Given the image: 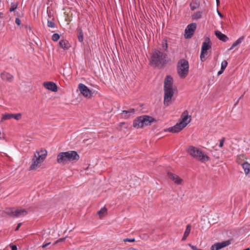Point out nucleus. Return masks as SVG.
I'll return each mask as SVG.
<instances>
[{"mask_svg": "<svg viewBox=\"0 0 250 250\" xmlns=\"http://www.w3.org/2000/svg\"><path fill=\"white\" fill-rule=\"evenodd\" d=\"M80 159V156L76 151L70 150L59 153L57 157V162L61 165L69 163H74Z\"/></svg>", "mask_w": 250, "mask_h": 250, "instance_id": "obj_1", "label": "nucleus"}, {"mask_svg": "<svg viewBox=\"0 0 250 250\" xmlns=\"http://www.w3.org/2000/svg\"><path fill=\"white\" fill-rule=\"evenodd\" d=\"M173 80L170 76H167L164 82V104L169 105L172 97L174 94Z\"/></svg>", "mask_w": 250, "mask_h": 250, "instance_id": "obj_2", "label": "nucleus"}, {"mask_svg": "<svg viewBox=\"0 0 250 250\" xmlns=\"http://www.w3.org/2000/svg\"><path fill=\"white\" fill-rule=\"evenodd\" d=\"M167 55L159 50L153 51L150 60V64L154 66L162 67L166 63Z\"/></svg>", "mask_w": 250, "mask_h": 250, "instance_id": "obj_3", "label": "nucleus"}, {"mask_svg": "<svg viewBox=\"0 0 250 250\" xmlns=\"http://www.w3.org/2000/svg\"><path fill=\"white\" fill-rule=\"evenodd\" d=\"M46 156L47 151L46 150H37L32 159V163L29 167V170H36L39 168L45 159Z\"/></svg>", "mask_w": 250, "mask_h": 250, "instance_id": "obj_4", "label": "nucleus"}, {"mask_svg": "<svg viewBox=\"0 0 250 250\" xmlns=\"http://www.w3.org/2000/svg\"><path fill=\"white\" fill-rule=\"evenodd\" d=\"M188 153L193 158L202 163H206L209 160V157L199 148L190 146L187 148Z\"/></svg>", "mask_w": 250, "mask_h": 250, "instance_id": "obj_5", "label": "nucleus"}, {"mask_svg": "<svg viewBox=\"0 0 250 250\" xmlns=\"http://www.w3.org/2000/svg\"><path fill=\"white\" fill-rule=\"evenodd\" d=\"M156 120L154 118L147 115H143L136 118L133 121V126L137 128H143L150 125Z\"/></svg>", "mask_w": 250, "mask_h": 250, "instance_id": "obj_6", "label": "nucleus"}, {"mask_svg": "<svg viewBox=\"0 0 250 250\" xmlns=\"http://www.w3.org/2000/svg\"><path fill=\"white\" fill-rule=\"evenodd\" d=\"M178 74L181 78H185L188 73V62L185 59L180 60L178 63Z\"/></svg>", "mask_w": 250, "mask_h": 250, "instance_id": "obj_7", "label": "nucleus"}, {"mask_svg": "<svg viewBox=\"0 0 250 250\" xmlns=\"http://www.w3.org/2000/svg\"><path fill=\"white\" fill-rule=\"evenodd\" d=\"M4 212L9 216L13 217H19L24 216L27 214V211L23 208H6Z\"/></svg>", "mask_w": 250, "mask_h": 250, "instance_id": "obj_8", "label": "nucleus"}, {"mask_svg": "<svg viewBox=\"0 0 250 250\" xmlns=\"http://www.w3.org/2000/svg\"><path fill=\"white\" fill-rule=\"evenodd\" d=\"M211 48V42L208 37L205 38V41L202 43L200 59L202 62H204L207 57L208 50Z\"/></svg>", "mask_w": 250, "mask_h": 250, "instance_id": "obj_9", "label": "nucleus"}, {"mask_svg": "<svg viewBox=\"0 0 250 250\" xmlns=\"http://www.w3.org/2000/svg\"><path fill=\"white\" fill-rule=\"evenodd\" d=\"M196 28V24L192 23L187 26L185 29V37L186 38H190L193 35Z\"/></svg>", "mask_w": 250, "mask_h": 250, "instance_id": "obj_10", "label": "nucleus"}, {"mask_svg": "<svg viewBox=\"0 0 250 250\" xmlns=\"http://www.w3.org/2000/svg\"><path fill=\"white\" fill-rule=\"evenodd\" d=\"M191 117L188 115V112L185 110L181 115L179 123L185 127L190 122Z\"/></svg>", "mask_w": 250, "mask_h": 250, "instance_id": "obj_11", "label": "nucleus"}, {"mask_svg": "<svg viewBox=\"0 0 250 250\" xmlns=\"http://www.w3.org/2000/svg\"><path fill=\"white\" fill-rule=\"evenodd\" d=\"M78 88L81 93L85 97L90 98L92 96V93L91 91L84 84L80 83L78 85Z\"/></svg>", "mask_w": 250, "mask_h": 250, "instance_id": "obj_12", "label": "nucleus"}, {"mask_svg": "<svg viewBox=\"0 0 250 250\" xmlns=\"http://www.w3.org/2000/svg\"><path fill=\"white\" fill-rule=\"evenodd\" d=\"M230 240L223 241L222 242H217L212 245L210 248V250H218L225 248L230 244Z\"/></svg>", "mask_w": 250, "mask_h": 250, "instance_id": "obj_13", "label": "nucleus"}, {"mask_svg": "<svg viewBox=\"0 0 250 250\" xmlns=\"http://www.w3.org/2000/svg\"><path fill=\"white\" fill-rule=\"evenodd\" d=\"M184 128V127L179 123L176 124L173 126L165 129L164 131H168L172 133H178L182 130Z\"/></svg>", "mask_w": 250, "mask_h": 250, "instance_id": "obj_14", "label": "nucleus"}, {"mask_svg": "<svg viewBox=\"0 0 250 250\" xmlns=\"http://www.w3.org/2000/svg\"><path fill=\"white\" fill-rule=\"evenodd\" d=\"M168 177L176 184L181 185L183 183V180L176 174L170 172H167Z\"/></svg>", "mask_w": 250, "mask_h": 250, "instance_id": "obj_15", "label": "nucleus"}, {"mask_svg": "<svg viewBox=\"0 0 250 250\" xmlns=\"http://www.w3.org/2000/svg\"><path fill=\"white\" fill-rule=\"evenodd\" d=\"M43 85L46 89L50 90L53 92H56L58 89L57 85L53 82H44L43 83Z\"/></svg>", "mask_w": 250, "mask_h": 250, "instance_id": "obj_16", "label": "nucleus"}, {"mask_svg": "<svg viewBox=\"0 0 250 250\" xmlns=\"http://www.w3.org/2000/svg\"><path fill=\"white\" fill-rule=\"evenodd\" d=\"M11 118H14L16 120H19L21 118V113L17 114H5L3 115L2 120H6Z\"/></svg>", "mask_w": 250, "mask_h": 250, "instance_id": "obj_17", "label": "nucleus"}, {"mask_svg": "<svg viewBox=\"0 0 250 250\" xmlns=\"http://www.w3.org/2000/svg\"><path fill=\"white\" fill-rule=\"evenodd\" d=\"M135 109L130 108L128 110H123L122 113V117L125 119H128L131 115L134 114Z\"/></svg>", "mask_w": 250, "mask_h": 250, "instance_id": "obj_18", "label": "nucleus"}, {"mask_svg": "<svg viewBox=\"0 0 250 250\" xmlns=\"http://www.w3.org/2000/svg\"><path fill=\"white\" fill-rule=\"evenodd\" d=\"M1 78L4 81L11 82L13 80V76L10 74L6 72H2L0 74Z\"/></svg>", "mask_w": 250, "mask_h": 250, "instance_id": "obj_19", "label": "nucleus"}, {"mask_svg": "<svg viewBox=\"0 0 250 250\" xmlns=\"http://www.w3.org/2000/svg\"><path fill=\"white\" fill-rule=\"evenodd\" d=\"M215 34L216 36L221 41L226 42H227L229 38L228 37L225 35V34H223L221 32L219 31H215Z\"/></svg>", "mask_w": 250, "mask_h": 250, "instance_id": "obj_20", "label": "nucleus"}, {"mask_svg": "<svg viewBox=\"0 0 250 250\" xmlns=\"http://www.w3.org/2000/svg\"><path fill=\"white\" fill-rule=\"evenodd\" d=\"M107 214V209L104 207L102 208L97 212V214L99 215V218L102 219L103 217L105 216Z\"/></svg>", "mask_w": 250, "mask_h": 250, "instance_id": "obj_21", "label": "nucleus"}, {"mask_svg": "<svg viewBox=\"0 0 250 250\" xmlns=\"http://www.w3.org/2000/svg\"><path fill=\"white\" fill-rule=\"evenodd\" d=\"M59 44L64 49H68L70 47L68 42L65 40H61L59 42Z\"/></svg>", "mask_w": 250, "mask_h": 250, "instance_id": "obj_22", "label": "nucleus"}, {"mask_svg": "<svg viewBox=\"0 0 250 250\" xmlns=\"http://www.w3.org/2000/svg\"><path fill=\"white\" fill-rule=\"evenodd\" d=\"M191 228V226L190 224H188L187 226L186 229L185 231L183 237L182 239V241H185L186 240L187 238L188 237V236L189 235V234L190 232Z\"/></svg>", "mask_w": 250, "mask_h": 250, "instance_id": "obj_23", "label": "nucleus"}, {"mask_svg": "<svg viewBox=\"0 0 250 250\" xmlns=\"http://www.w3.org/2000/svg\"><path fill=\"white\" fill-rule=\"evenodd\" d=\"M242 167L244 170L246 175H248L250 173V164L247 162H245L242 164Z\"/></svg>", "mask_w": 250, "mask_h": 250, "instance_id": "obj_24", "label": "nucleus"}, {"mask_svg": "<svg viewBox=\"0 0 250 250\" xmlns=\"http://www.w3.org/2000/svg\"><path fill=\"white\" fill-rule=\"evenodd\" d=\"M244 40V37H241L239 38L238 40H237L232 45L231 47L229 49V50H231L234 48L235 47L240 44L242 41Z\"/></svg>", "mask_w": 250, "mask_h": 250, "instance_id": "obj_25", "label": "nucleus"}, {"mask_svg": "<svg viewBox=\"0 0 250 250\" xmlns=\"http://www.w3.org/2000/svg\"><path fill=\"white\" fill-rule=\"evenodd\" d=\"M200 3L199 1H193L190 4V7L191 10L193 11L199 7Z\"/></svg>", "mask_w": 250, "mask_h": 250, "instance_id": "obj_26", "label": "nucleus"}, {"mask_svg": "<svg viewBox=\"0 0 250 250\" xmlns=\"http://www.w3.org/2000/svg\"><path fill=\"white\" fill-rule=\"evenodd\" d=\"M202 12L201 11H198L193 14L192 16L193 19L197 20L200 19L202 17Z\"/></svg>", "mask_w": 250, "mask_h": 250, "instance_id": "obj_27", "label": "nucleus"}, {"mask_svg": "<svg viewBox=\"0 0 250 250\" xmlns=\"http://www.w3.org/2000/svg\"><path fill=\"white\" fill-rule=\"evenodd\" d=\"M47 26L49 27L54 28L55 26V23L54 22L53 19L47 20Z\"/></svg>", "mask_w": 250, "mask_h": 250, "instance_id": "obj_28", "label": "nucleus"}, {"mask_svg": "<svg viewBox=\"0 0 250 250\" xmlns=\"http://www.w3.org/2000/svg\"><path fill=\"white\" fill-rule=\"evenodd\" d=\"M167 41L166 39H164L162 42V48L164 50H167Z\"/></svg>", "mask_w": 250, "mask_h": 250, "instance_id": "obj_29", "label": "nucleus"}, {"mask_svg": "<svg viewBox=\"0 0 250 250\" xmlns=\"http://www.w3.org/2000/svg\"><path fill=\"white\" fill-rule=\"evenodd\" d=\"M18 2H12L11 4V6L10 8V11L12 12L14 11L17 7Z\"/></svg>", "mask_w": 250, "mask_h": 250, "instance_id": "obj_30", "label": "nucleus"}, {"mask_svg": "<svg viewBox=\"0 0 250 250\" xmlns=\"http://www.w3.org/2000/svg\"><path fill=\"white\" fill-rule=\"evenodd\" d=\"M78 39L80 42H82L83 41V34L81 29L79 30Z\"/></svg>", "mask_w": 250, "mask_h": 250, "instance_id": "obj_31", "label": "nucleus"}, {"mask_svg": "<svg viewBox=\"0 0 250 250\" xmlns=\"http://www.w3.org/2000/svg\"><path fill=\"white\" fill-rule=\"evenodd\" d=\"M60 39V35L58 34L55 33L52 36V39L54 42H57Z\"/></svg>", "mask_w": 250, "mask_h": 250, "instance_id": "obj_32", "label": "nucleus"}, {"mask_svg": "<svg viewBox=\"0 0 250 250\" xmlns=\"http://www.w3.org/2000/svg\"><path fill=\"white\" fill-rule=\"evenodd\" d=\"M228 65V62L226 61H224L221 63V68L222 70H224L226 69Z\"/></svg>", "mask_w": 250, "mask_h": 250, "instance_id": "obj_33", "label": "nucleus"}, {"mask_svg": "<svg viewBox=\"0 0 250 250\" xmlns=\"http://www.w3.org/2000/svg\"><path fill=\"white\" fill-rule=\"evenodd\" d=\"M225 141V138H222L220 140V142H219V147H222L224 146V143Z\"/></svg>", "mask_w": 250, "mask_h": 250, "instance_id": "obj_34", "label": "nucleus"}, {"mask_svg": "<svg viewBox=\"0 0 250 250\" xmlns=\"http://www.w3.org/2000/svg\"><path fill=\"white\" fill-rule=\"evenodd\" d=\"M123 241L125 242H133L135 241V238H131V239L125 238L123 240Z\"/></svg>", "mask_w": 250, "mask_h": 250, "instance_id": "obj_35", "label": "nucleus"}, {"mask_svg": "<svg viewBox=\"0 0 250 250\" xmlns=\"http://www.w3.org/2000/svg\"><path fill=\"white\" fill-rule=\"evenodd\" d=\"M65 239V238H60L59 239H58V240H57L55 243H54V245L56 244L57 243H59V242H63Z\"/></svg>", "mask_w": 250, "mask_h": 250, "instance_id": "obj_36", "label": "nucleus"}, {"mask_svg": "<svg viewBox=\"0 0 250 250\" xmlns=\"http://www.w3.org/2000/svg\"><path fill=\"white\" fill-rule=\"evenodd\" d=\"M21 20L19 18H17L16 19L15 22L17 25H20L21 24Z\"/></svg>", "mask_w": 250, "mask_h": 250, "instance_id": "obj_37", "label": "nucleus"}, {"mask_svg": "<svg viewBox=\"0 0 250 250\" xmlns=\"http://www.w3.org/2000/svg\"><path fill=\"white\" fill-rule=\"evenodd\" d=\"M22 225V223H20L18 224L16 229H15V231H18L19 229V228L21 227V226Z\"/></svg>", "mask_w": 250, "mask_h": 250, "instance_id": "obj_38", "label": "nucleus"}, {"mask_svg": "<svg viewBox=\"0 0 250 250\" xmlns=\"http://www.w3.org/2000/svg\"><path fill=\"white\" fill-rule=\"evenodd\" d=\"M50 243H51L50 242H48V243H45V244H43V245L42 246V248H46L47 246H48L49 245H50Z\"/></svg>", "mask_w": 250, "mask_h": 250, "instance_id": "obj_39", "label": "nucleus"}, {"mask_svg": "<svg viewBox=\"0 0 250 250\" xmlns=\"http://www.w3.org/2000/svg\"><path fill=\"white\" fill-rule=\"evenodd\" d=\"M11 250H17V247L16 245H12L11 246Z\"/></svg>", "mask_w": 250, "mask_h": 250, "instance_id": "obj_40", "label": "nucleus"}, {"mask_svg": "<svg viewBox=\"0 0 250 250\" xmlns=\"http://www.w3.org/2000/svg\"><path fill=\"white\" fill-rule=\"evenodd\" d=\"M224 71V70H222L221 68L220 70L218 72V75H220L222 74Z\"/></svg>", "mask_w": 250, "mask_h": 250, "instance_id": "obj_41", "label": "nucleus"}, {"mask_svg": "<svg viewBox=\"0 0 250 250\" xmlns=\"http://www.w3.org/2000/svg\"><path fill=\"white\" fill-rule=\"evenodd\" d=\"M217 13H218V14L219 15V16L220 17L222 18V17H223V15H222V14H221V13H220V12L218 10H217Z\"/></svg>", "mask_w": 250, "mask_h": 250, "instance_id": "obj_42", "label": "nucleus"}, {"mask_svg": "<svg viewBox=\"0 0 250 250\" xmlns=\"http://www.w3.org/2000/svg\"><path fill=\"white\" fill-rule=\"evenodd\" d=\"M128 250H139L138 249H135V248H130L128 249Z\"/></svg>", "mask_w": 250, "mask_h": 250, "instance_id": "obj_43", "label": "nucleus"}, {"mask_svg": "<svg viewBox=\"0 0 250 250\" xmlns=\"http://www.w3.org/2000/svg\"><path fill=\"white\" fill-rule=\"evenodd\" d=\"M124 124H125V123L122 122L120 124V126H122L123 125H124Z\"/></svg>", "mask_w": 250, "mask_h": 250, "instance_id": "obj_44", "label": "nucleus"}, {"mask_svg": "<svg viewBox=\"0 0 250 250\" xmlns=\"http://www.w3.org/2000/svg\"><path fill=\"white\" fill-rule=\"evenodd\" d=\"M219 0H216V3L217 5L219 4Z\"/></svg>", "mask_w": 250, "mask_h": 250, "instance_id": "obj_45", "label": "nucleus"}, {"mask_svg": "<svg viewBox=\"0 0 250 250\" xmlns=\"http://www.w3.org/2000/svg\"><path fill=\"white\" fill-rule=\"evenodd\" d=\"M243 95H242V96L240 97L239 99H241V98H242L243 97Z\"/></svg>", "mask_w": 250, "mask_h": 250, "instance_id": "obj_46", "label": "nucleus"}, {"mask_svg": "<svg viewBox=\"0 0 250 250\" xmlns=\"http://www.w3.org/2000/svg\"><path fill=\"white\" fill-rule=\"evenodd\" d=\"M1 188L0 187V191H1Z\"/></svg>", "mask_w": 250, "mask_h": 250, "instance_id": "obj_47", "label": "nucleus"}]
</instances>
